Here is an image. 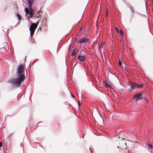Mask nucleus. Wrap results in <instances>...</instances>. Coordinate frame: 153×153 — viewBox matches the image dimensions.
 <instances>
[{
	"label": "nucleus",
	"instance_id": "nucleus-8",
	"mask_svg": "<svg viewBox=\"0 0 153 153\" xmlns=\"http://www.w3.org/2000/svg\"><path fill=\"white\" fill-rule=\"evenodd\" d=\"M35 0H28L27 2L29 7H32V4Z\"/></svg>",
	"mask_w": 153,
	"mask_h": 153
},
{
	"label": "nucleus",
	"instance_id": "nucleus-17",
	"mask_svg": "<svg viewBox=\"0 0 153 153\" xmlns=\"http://www.w3.org/2000/svg\"><path fill=\"white\" fill-rule=\"evenodd\" d=\"M116 30L117 31V32L118 33H119V29L117 27H116Z\"/></svg>",
	"mask_w": 153,
	"mask_h": 153
},
{
	"label": "nucleus",
	"instance_id": "nucleus-13",
	"mask_svg": "<svg viewBox=\"0 0 153 153\" xmlns=\"http://www.w3.org/2000/svg\"><path fill=\"white\" fill-rule=\"evenodd\" d=\"M152 144H149L148 145V147L149 149H150L152 148Z\"/></svg>",
	"mask_w": 153,
	"mask_h": 153
},
{
	"label": "nucleus",
	"instance_id": "nucleus-10",
	"mask_svg": "<svg viewBox=\"0 0 153 153\" xmlns=\"http://www.w3.org/2000/svg\"><path fill=\"white\" fill-rule=\"evenodd\" d=\"M78 58L80 61H84L85 57L83 56H79L78 57Z\"/></svg>",
	"mask_w": 153,
	"mask_h": 153
},
{
	"label": "nucleus",
	"instance_id": "nucleus-1",
	"mask_svg": "<svg viewBox=\"0 0 153 153\" xmlns=\"http://www.w3.org/2000/svg\"><path fill=\"white\" fill-rule=\"evenodd\" d=\"M18 78L14 79L11 80V82L13 85L19 87L21 84L22 82L23 81L25 78L23 76H17Z\"/></svg>",
	"mask_w": 153,
	"mask_h": 153
},
{
	"label": "nucleus",
	"instance_id": "nucleus-24",
	"mask_svg": "<svg viewBox=\"0 0 153 153\" xmlns=\"http://www.w3.org/2000/svg\"><path fill=\"white\" fill-rule=\"evenodd\" d=\"M125 70L126 71V72H127V71H126V68H125Z\"/></svg>",
	"mask_w": 153,
	"mask_h": 153
},
{
	"label": "nucleus",
	"instance_id": "nucleus-14",
	"mask_svg": "<svg viewBox=\"0 0 153 153\" xmlns=\"http://www.w3.org/2000/svg\"><path fill=\"white\" fill-rule=\"evenodd\" d=\"M76 55V53H75L74 52H73L72 53L71 55L73 56H75Z\"/></svg>",
	"mask_w": 153,
	"mask_h": 153
},
{
	"label": "nucleus",
	"instance_id": "nucleus-23",
	"mask_svg": "<svg viewBox=\"0 0 153 153\" xmlns=\"http://www.w3.org/2000/svg\"><path fill=\"white\" fill-rule=\"evenodd\" d=\"M72 96L74 98V95H73V94L72 95Z\"/></svg>",
	"mask_w": 153,
	"mask_h": 153
},
{
	"label": "nucleus",
	"instance_id": "nucleus-12",
	"mask_svg": "<svg viewBox=\"0 0 153 153\" xmlns=\"http://www.w3.org/2000/svg\"><path fill=\"white\" fill-rule=\"evenodd\" d=\"M16 16L17 17L19 20L20 21L21 19V16L20 15L19 13L16 14Z\"/></svg>",
	"mask_w": 153,
	"mask_h": 153
},
{
	"label": "nucleus",
	"instance_id": "nucleus-2",
	"mask_svg": "<svg viewBox=\"0 0 153 153\" xmlns=\"http://www.w3.org/2000/svg\"><path fill=\"white\" fill-rule=\"evenodd\" d=\"M24 64H20L18 67L17 71V76H23L25 78Z\"/></svg>",
	"mask_w": 153,
	"mask_h": 153
},
{
	"label": "nucleus",
	"instance_id": "nucleus-22",
	"mask_svg": "<svg viewBox=\"0 0 153 153\" xmlns=\"http://www.w3.org/2000/svg\"><path fill=\"white\" fill-rule=\"evenodd\" d=\"M78 105H79V106L80 105V103H79V104H78Z\"/></svg>",
	"mask_w": 153,
	"mask_h": 153
},
{
	"label": "nucleus",
	"instance_id": "nucleus-20",
	"mask_svg": "<svg viewBox=\"0 0 153 153\" xmlns=\"http://www.w3.org/2000/svg\"><path fill=\"white\" fill-rule=\"evenodd\" d=\"M2 146V143L0 142V147H1Z\"/></svg>",
	"mask_w": 153,
	"mask_h": 153
},
{
	"label": "nucleus",
	"instance_id": "nucleus-4",
	"mask_svg": "<svg viewBox=\"0 0 153 153\" xmlns=\"http://www.w3.org/2000/svg\"><path fill=\"white\" fill-rule=\"evenodd\" d=\"M38 24L33 23L32 24L30 27V35L31 36L33 35L35 29L37 27Z\"/></svg>",
	"mask_w": 153,
	"mask_h": 153
},
{
	"label": "nucleus",
	"instance_id": "nucleus-6",
	"mask_svg": "<svg viewBox=\"0 0 153 153\" xmlns=\"http://www.w3.org/2000/svg\"><path fill=\"white\" fill-rule=\"evenodd\" d=\"M131 88L132 89H135V88H141L142 87L143 85L142 84H137L136 83H134L131 85Z\"/></svg>",
	"mask_w": 153,
	"mask_h": 153
},
{
	"label": "nucleus",
	"instance_id": "nucleus-5",
	"mask_svg": "<svg viewBox=\"0 0 153 153\" xmlns=\"http://www.w3.org/2000/svg\"><path fill=\"white\" fill-rule=\"evenodd\" d=\"M89 41L90 40L88 38L83 37L79 40L78 41V42L80 44H82L89 42Z\"/></svg>",
	"mask_w": 153,
	"mask_h": 153
},
{
	"label": "nucleus",
	"instance_id": "nucleus-19",
	"mask_svg": "<svg viewBox=\"0 0 153 153\" xmlns=\"http://www.w3.org/2000/svg\"><path fill=\"white\" fill-rule=\"evenodd\" d=\"M81 19V16H80V17H79V19L78 20H77V21H79Z\"/></svg>",
	"mask_w": 153,
	"mask_h": 153
},
{
	"label": "nucleus",
	"instance_id": "nucleus-9",
	"mask_svg": "<svg viewBox=\"0 0 153 153\" xmlns=\"http://www.w3.org/2000/svg\"><path fill=\"white\" fill-rule=\"evenodd\" d=\"M105 43L103 42L102 43L101 45L99 48V49L100 50V49H104L105 47Z\"/></svg>",
	"mask_w": 153,
	"mask_h": 153
},
{
	"label": "nucleus",
	"instance_id": "nucleus-16",
	"mask_svg": "<svg viewBox=\"0 0 153 153\" xmlns=\"http://www.w3.org/2000/svg\"><path fill=\"white\" fill-rule=\"evenodd\" d=\"M121 35H123V32L121 30H120V31H119V33Z\"/></svg>",
	"mask_w": 153,
	"mask_h": 153
},
{
	"label": "nucleus",
	"instance_id": "nucleus-7",
	"mask_svg": "<svg viewBox=\"0 0 153 153\" xmlns=\"http://www.w3.org/2000/svg\"><path fill=\"white\" fill-rule=\"evenodd\" d=\"M29 8L30 12L29 15H30V17H31L32 16H33V10L32 8V7H29Z\"/></svg>",
	"mask_w": 153,
	"mask_h": 153
},
{
	"label": "nucleus",
	"instance_id": "nucleus-3",
	"mask_svg": "<svg viewBox=\"0 0 153 153\" xmlns=\"http://www.w3.org/2000/svg\"><path fill=\"white\" fill-rule=\"evenodd\" d=\"M143 92L141 91L136 94L133 97L134 99L135 100V102L142 100L143 99H144L143 96Z\"/></svg>",
	"mask_w": 153,
	"mask_h": 153
},
{
	"label": "nucleus",
	"instance_id": "nucleus-25",
	"mask_svg": "<svg viewBox=\"0 0 153 153\" xmlns=\"http://www.w3.org/2000/svg\"><path fill=\"white\" fill-rule=\"evenodd\" d=\"M107 13H106V16H107Z\"/></svg>",
	"mask_w": 153,
	"mask_h": 153
},
{
	"label": "nucleus",
	"instance_id": "nucleus-27",
	"mask_svg": "<svg viewBox=\"0 0 153 153\" xmlns=\"http://www.w3.org/2000/svg\"><path fill=\"white\" fill-rule=\"evenodd\" d=\"M39 12H40V10H39Z\"/></svg>",
	"mask_w": 153,
	"mask_h": 153
},
{
	"label": "nucleus",
	"instance_id": "nucleus-26",
	"mask_svg": "<svg viewBox=\"0 0 153 153\" xmlns=\"http://www.w3.org/2000/svg\"><path fill=\"white\" fill-rule=\"evenodd\" d=\"M125 144L126 145V143H125Z\"/></svg>",
	"mask_w": 153,
	"mask_h": 153
},
{
	"label": "nucleus",
	"instance_id": "nucleus-15",
	"mask_svg": "<svg viewBox=\"0 0 153 153\" xmlns=\"http://www.w3.org/2000/svg\"><path fill=\"white\" fill-rule=\"evenodd\" d=\"M118 63H119V65L120 66H121V64H122V62H121V61H120V60H119Z\"/></svg>",
	"mask_w": 153,
	"mask_h": 153
},
{
	"label": "nucleus",
	"instance_id": "nucleus-11",
	"mask_svg": "<svg viewBox=\"0 0 153 153\" xmlns=\"http://www.w3.org/2000/svg\"><path fill=\"white\" fill-rule=\"evenodd\" d=\"M25 13H26L28 14L29 15L30 12H29V10L28 9V8H25Z\"/></svg>",
	"mask_w": 153,
	"mask_h": 153
},
{
	"label": "nucleus",
	"instance_id": "nucleus-18",
	"mask_svg": "<svg viewBox=\"0 0 153 153\" xmlns=\"http://www.w3.org/2000/svg\"><path fill=\"white\" fill-rule=\"evenodd\" d=\"M106 87H110V85L108 84H106Z\"/></svg>",
	"mask_w": 153,
	"mask_h": 153
},
{
	"label": "nucleus",
	"instance_id": "nucleus-21",
	"mask_svg": "<svg viewBox=\"0 0 153 153\" xmlns=\"http://www.w3.org/2000/svg\"><path fill=\"white\" fill-rule=\"evenodd\" d=\"M82 28H81L80 29V31H79V33L80 32V31L82 30Z\"/></svg>",
	"mask_w": 153,
	"mask_h": 153
}]
</instances>
